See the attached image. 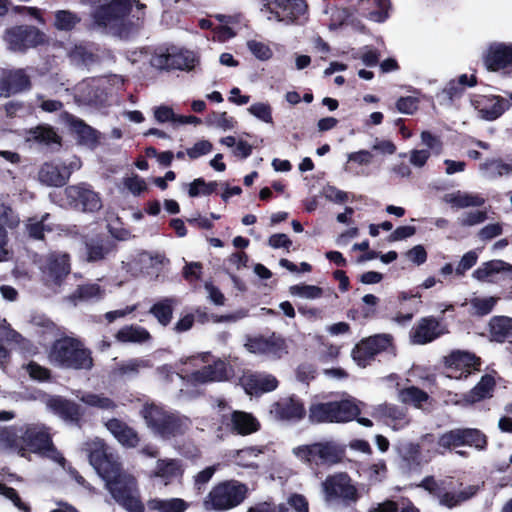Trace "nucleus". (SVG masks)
Wrapping results in <instances>:
<instances>
[{"label": "nucleus", "instance_id": "obj_35", "mask_svg": "<svg viewBox=\"0 0 512 512\" xmlns=\"http://www.w3.org/2000/svg\"><path fill=\"white\" fill-rule=\"evenodd\" d=\"M488 331L492 340L503 343L512 336V318L508 316H494L488 322Z\"/></svg>", "mask_w": 512, "mask_h": 512}, {"label": "nucleus", "instance_id": "obj_23", "mask_svg": "<svg viewBox=\"0 0 512 512\" xmlns=\"http://www.w3.org/2000/svg\"><path fill=\"white\" fill-rule=\"evenodd\" d=\"M107 430L127 449L136 448L140 443L137 431L119 418H111L105 424Z\"/></svg>", "mask_w": 512, "mask_h": 512}, {"label": "nucleus", "instance_id": "obj_2", "mask_svg": "<svg viewBox=\"0 0 512 512\" xmlns=\"http://www.w3.org/2000/svg\"><path fill=\"white\" fill-rule=\"evenodd\" d=\"M146 426L156 436L171 439L182 436L187 430L186 418L176 412L166 410L155 403H146L140 411Z\"/></svg>", "mask_w": 512, "mask_h": 512}, {"label": "nucleus", "instance_id": "obj_13", "mask_svg": "<svg viewBox=\"0 0 512 512\" xmlns=\"http://www.w3.org/2000/svg\"><path fill=\"white\" fill-rule=\"evenodd\" d=\"M262 12L268 20L292 23L306 12L304 0H263Z\"/></svg>", "mask_w": 512, "mask_h": 512}, {"label": "nucleus", "instance_id": "obj_10", "mask_svg": "<svg viewBox=\"0 0 512 512\" xmlns=\"http://www.w3.org/2000/svg\"><path fill=\"white\" fill-rule=\"evenodd\" d=\"M4 40L11 51L25 52L48 43L47 35L32 25H19L8 29Z\"/></svg>", "mask_w": 512, "mask_h": 512}, {"label": "nucleus", "instance_id": "obj_45", "mask_svg": "<svg viewBox=\"0 0 512 512\" xmlns=\"http://www.w3.org/2000/svg\"><path fill=\"white\" fill-rule=\"evenodd\" d=\"M499 298L495 296L473 297L470 300L471 314L477 317L489 315L498 303Z\"/></svg>", "mask_w": 512, "mask_h": 512}, {"label": "nucleus", "instance_id": "obj_40", "mask_svg": "<svg viewBox=\"0 0 512 512\" xmlns=\"http://www.w3.org/2000/svg\"><path fill=\"white\" fill-rule=\"evenodd\" d=\"M428 399V393L417 386H409L398 391V400L402 404L412 405L418 409L421 408L422 404L427 402Z\"/></svg>", "mask_w": 512, "mask_h": 512}, {"label": "nucleus", "instance_id": "obj_26", "mask_svg": "<svg viewBox=\"0 0 512 512\" xmlns=\"http://www.w3.org/2000/svg\"><path fill=\"white\" fill-rule=\"evenodd\" d=\"M374 415L382 419L394 430L405 428L410 423L407 410L394 404L384 403L379 405L375 409Z\"/></svg>", "mask_w": 512, "mask_h": 512}, {"label": "nucleus", "instance_id": "obj_56", "mask_svg": "<svg viewBox=\"0 0 512 512\" xmlns=\"http://www.w3.org/2000/svg\"><path fill=\"white\" fill-rule=\"evenodd\" d=\"M292 295H297L307 299H316L323 296V290L318 286L299 284L289 288Z\"/></svg>", "mask_w": 512, "mask_h": 512}, {"label": "nucleus", "instance_id": "obj_59", "mask_svg": "<svg viewBox=\"0 0 512 512\" xmlns=\"http://www.w3.org/2000/svg\"><path fill=\"white\" fill-rule=\"evenodd\" d=\"M248 111L257 119L261 120L264 123L270 124L272 123V109L268 103L257 102L252 104Z\"/></svg>", "mask_w": 512, "mask_h": 512}, {"label": "nucleus", "instance_id": "obj_47", "mask_svg": "<svg viewBox=\"0 0 512 512\" xmlns=\"http://www.w3.org/2000/svg\"><path fill=\"white\" fill-rule=\"evenodd\" d=\"M480 169L485 170L490 178H497L512 174V164L505 163L502 159H488L480 165Z\"/></svg>", "mask_w": 512, "mask_h": 512}, {"label": "nucleus", "instance_id": "obj_57", "mask_svg": "<svg viewBox=\"0 0 512 512\" xmlns=\"http://www.w3.org/2000/svg\"><path fill=\"white\" fill-rule=\"evenodd\" d=\"M419 99L414 96H401L395 102L396 110L402 114L413 115L419 109Z\"/></svg>", "mask_w": 512, "mask_h": 512}, {"label": "nucleus", "instance_id": "obj_15", "mask_svg": "<svg viewBox=\"0 0 512 512\" xmlns=\"http://www.w3.org/2000/svg\"><path fill=\"white\" fill-rule=\"evenodd\" d=\"M128 61L132 64L137 62H147L152 63L156 61L158 64H193L196 61H199L197 55L193 51L184 50L178 47H170L165 50H161L153 59H148V54L146 51H134L131 53V56L128 57Z\"/></svg>", "mask_w": 512, "mask_h": 512}, {"label": "nucleus", "instance_id": "obj_25", "mask_svg": "<svg viewBox=\"0 0 512 512\" xmlns=\"http://www.w3.org/2000/svg\"><path fill=\"white\" fill-rule=\"evenodd\" d=\"M72 172L64 163H44L39 170V180L48 186L62 187Z\"/></svg>", "mask_w": 512, "mask_h": 512}, {"label": "nucleus", "instance_id": "obj_50", "mask_svg": "<svg viewBox=\"0 0 512 512\" xmlns=\"http://www.w3.org/2000/svg\"><path fill=\"white\" fill-rule=\"evenodd\" d=\"M80 22V17L69 10H58L55 12L54 26L61 31L72 30Z\"/></svg>", "mask_w": 512, "mask_h": 512}, {"label": "nucleus", "instance_id": "obj_6", "mask_svg": "<svg viewBox=\"0 0 512 512\" xmlns=\"http://www.w3.org/2000/svg\"><path fill=\"white\" fill-rule=\"evenodd\" d=\"M249 495L248 486L236 480L218 483L210 490L206 505L215 511H226L239 506Z\"/></svg>", "mask_w": 512, "mask_h": 512}, {"label": "nucleus", "instance_id": "obj_55", "mask_svg": "<svg viewBox=\"0 0 512 512\" xmlns=\"http://www.w3.org/2000/svg\"><path fill=\"white\" fill-rule=\"evenodd\" d=\"M81 400L88 406L102 410H113L115 408V402L113 400L94 393L84 395Z\"/></svg>", "mask_w": 512, "mask_h": 512}, {"label": "nucleus", "instance_id": "obj_31", "mask_svg": "<svg viewBox=\"0 0 512 512\" xmlns=\"http://www.w3.org/2000/svg\"><path fill=\"white\" fill-rule=\"evenodd\" d=\"M70 272L67 254L51 256L47 261L46 275L55 285H60Z\"/></svg>", "mask_w": 512, "mask_h": 512}, {"label": "nucleus", "instance_id": "obj_32", "mask_svg": "<svg viewBox=\"0 0 512 512\" xmlns=\"http://www.w3.org/2000/svg\"><path fill=\"white\" fill-rule=\"evenodd\" d=\"M113 247L109 239L99 236L85 241L86 261L94 263L105 259Z\"/></svg>", "mask_w": 512, "mask_h": 512}, {"label": "nucleus", "instance_id": "obj_64", "mask_svg": "<svg viewBox=\"0 0 512 512\" xmlns=\"http://www.w3.org/2000/svg\"><path fill=\"white\" fill-rule=\"evenodd\" d=\"M388 468L385 460L381 459L368 468L369 480L371 483L382 482L387 476Z\"/></svg>", "mask_w": 512, "mask_h": 512}, {"label": "nucleus", "instance_id": "obj_49", "mask_svg": "<svg viewBox=\"0 0 512 512\" xmlns=\"http://www.w3.org/2000/svg\"><path fill=\"white\" fill-rule=\"evenodd\" d=\"M72 129L78 134L81 143L94 145L98 142L97 130L88 126L83 120H74Z\"/></svg>", "mask_w": 512, "mask_h": 512}, {"label": "nucleus", "instance_id": "obj_17", "mask_svg": "<svg viewBox=\"0 0 512 512\" xmlns=\"http://www.w3.org/2000/svg\"><path fill=\"white\" fill-rule=\"evenodd\" d=\"M220 423L225 429L234 435L248 436L260 430L259 420L250 412L244 410H232L230 413H223Z\"/></svg>", "mask_w": 512, "mask_h": 512}, {"label": "nucleus", "instance_id": "obj_58", "mask_svg": "<svg viewBox=\"0 0 512 512\" xmlns=\"http://www.w3.org/2000/svg\"><path fill=\"white\" fill-rule=\"evenodd\" d=\"M0 494L10 499L22 512H31V506L22 501L16 489L0 483Z\"/></svg>", "mask_w": 512, "mask_h": 512}, {"label": "nucleus", "instance_id": "obj_1", "mask_svg": "<svg viewBox=\"0 0 512 512\" xmlns=\"http://www.w3.org/2000/svg\"><path fill=\"white\" fill-rule=\"evenodd\" d=\"M89 462L105 482L110 495L129 512H144V504L133 495L135 479L123 471L119 457L104 444H96L89 452Z\"/></svg>", "mask_w": 512, "mask_h": 512}, {"label": "nucleus", "instance_id": "obj_5", "mask_svg": "<svg viewBox=\"0 0 512 512\" xmlns=\"http://www.w3.org/2000/svg\"><path fill=\"white\" fill-rule=\"evenodd\" d=\"M360 414L359 407L353 400L312 403L308 410L311 423H340L349 422Z\"/></svg>", "mask_w": 512, "mask_h": 512}, {"label": "nucleus", "instance_id": "obj_42", "mask_svg": "<svg viewBox=\"0 0 512 512\" xmlns=\"http://www.w3.org/2000/svg\"><path fill=\"white\" fill-rule=\"evenodd\" d=\"M173 304V298H164L152 305L149 309V313L155 317L162 326L167 327L173 318Z\"/></svg>", "mask_w": 512, "mask_h": 512}, {"label": "nucleus", "instance_id": "obj_18", "mask_svg": "<svg viewBox=\"0 0 512 512\" xmlns=\"http://www.w3.org/2000/svg\"><path fill=\"white\" fill-rule=\"evenodd\" d=\"M23 453L48 454L56 451L52 437L45 427L27 426L21 433Z\"/></svg>", "mask_w": 512, "mask_h": 512}, {"label": "nucleus", "instance_id": "obj_61", "mask_svg": "<svg viewBox=\"0 0 512 512\" xmlns=\"http://www.w3.org/2000/svg\"><path fill=\"white\" fill-rule=\"evenodd\" d=\"M249 51L260 61H267L272 56L270 47L260 41L251 40L247 42Z\"/></svg>", "mask_w": 512, "mask_h": 512}, {"label": "nucleus", "instance_id": "obj_30", "mask_svg": "<svg viewBox=\"0 0 512 512\" xmlns=\"http://www.w3.org/2000/svg\"><path fill=\"white\" fill-rule=\"evenodd\" d=\"M184 470L178 459H159L156 461L154 477L161 478L167 486L177 479H181Z\"/></svg>", "mask_w": 512, "mask_h": 512}, {"label": "nucleus", "instance_id": "obj_19", "mask_svg": "<svg viewBox=\"0 0 512 512\" xmlns=\"http://www.w3.org/2000/svg\"><path fill=\"white\" fill-rule=\"evenodd\" d=\"M271 413L277 420L299 422L306 416V409L304 402L293 394L274 402Z\"/></svg>", "mask_w": 512, "mask_h": 512}, {"label": "nucleus", "instance_id": "obj_39", "mask_svg": "<svg viewBox=\"0 0 512 512\" xmlns=\"http://www.w3.org/2000/svg\"><path fill=\"white\" fill-rule=\"evenodd\" d=\"M477 491L478 488L472 485L467 486L465 489L459 490L458 492H450L449 490H446L440 497L439 503L448 508H454L475 496Z\"/></svg>", "mask_w": 512, "mask_h": 512}, {"label": "nucleus", "instance_id": "obj_16", "mask_svg": "<svg viewBox=\"0 0 512 512\" xmlns=\"http://www.w3.org/2000/svg\"><path fill=\"white\" fill-rule=\"evenodd\" d=\"M471 105L477 111L480 119L493 122L509 110L511 102L501 95L477 94L471 98Z\"/></svg>", "mask_w": 512, "mask_h": 512}, {"label": "nucleus", "instance_id": "obj_12", "mask_svg": "<svg viewBox=\"0 0 512 512\" xmlns=\"http://www.w3.org/2000/svg\"><path fill=\"white\" fill-rule=\"evenodd\" d=\"M293 453L308 464H334L340 460V452L331 442H316L294 448Z\"/></svg>", "mask_w": 512, "mask_h": 512}, {"label": "nucleus", "instance_id": "obj_52", "mask_svg": "<svg viewBox=\"0 0 512 512\" xmlns=\"http://www.w3.org/2000/svg\"><path fill=\"white\" fill-rule=\"evenodd\" d=\"M262 453V450L257 447H247L244 449L236 450L233 452L232 457L235 462L243 467L254 468L255 465L253 462L249 460L250 457H256Z\"/></svg>", "mask_w": 512, "mask_h": 512}, {"label": "nucleus", "instance_id": "obj_54", "mask_svg": "<svg viewBox=\"0 0 512 512\" xmlns=\"http://www.w3.org/2000/svg\"><path fill=\"white\" fill-rule=\"evenodd\" d=\"M207 125H216L220 129H233L237 122L231 116H229L226 112H211L206 118Z\"/></svg>", "mask_w": 512, "mask_h": 512}, {"label": "nucleus", "instance_id": "obj_9", "mask_svg": "<svg viewBox=\"0 0 512 512\" xmlns=\"http://www.w3.org/2000/svg\"><path fill=\"white\" fill-rule=\"evenodd\" d=\"M66 206L70 209L86 213H94L101 209L102 200L100 194L93 190L86 182L68 185L63 190Z\"/></svg>", "mask_w": 512, "mask_h": 512}, {"label": "nucleus", "instance_id": "obj_51", "mask_svg": "<svg viewBox=\"0 0 512 512\" xmlns=\"http://www.w3.org/2000/svg\"><path fill=\"white\" fill-rule=\"evenodd\" d=\"M103 295V290L98 284H85L79 286L74 293H72V297L74 299H79L83 301H88L93 298L99 299Z\"/></svg>", "mask_w": 512, "mask_h": 512}, {"label": "nucleus", "instance_id": "obj_41", "mask_svg": "<svg viewBox=\"0 0 512 512\" xmlns=\"http://www.w3.org/2000/svg\"><path fill=\"white\" fill-rule=\"evenodd\" d=\"M68 55L70 61L76 63L96 62L105 60L98 55L97 49L94 46L87 44L74 45L69 50Z\"/></svg>", "mask_w": 512, "mask_h": 512}, {"label": "nucleus", "instance_id": "obj_43", "mask_svg": "<svg viewBox=\"0 0 512 512\" xmlns=\"http://www.w3.org/2000/svg\"><path fill=\"white\" fill-rule=\"evenodd\" d=\"M148 505L150 509L159 512H185L188 508L187 502L178 497L169 499L154 498L149 501Z\"/></svg>", "mask_w": 512, "mask_h": 512}, {"label": "nucleus", "instance_id": "obj_3", "mask_svg": "<svg viewBox=\"0 0 512 512\" xmlns=\"http://www.w3.org/2000/svg\"><path fill=\"white\" fill-rule=\"evenodd\" d=\"M52 363L63 369H90L93 367L91 351L74 337L64 336L56 339L49 354Z\"/></svg>", "mask_w": 512, "mask_h": 512}, {"label": "nucleus", "instance_id": "obj_63", "mask_svg": "<svg viewBox=\"0 0 512 512\" xmlns=\"http://www.w3.org/2000/svg\"><path fill=\"white\" fill-rule=\"evenodd\" d=\"M213 149V145L209 140H200L190 148L186 149V155L189 159H198L204 155L210 153Z\"/></svg>", "mask_w": 512, "mask_h": 512}, {"label": "nucleus", "instance_id": "obj_20", "mask_svg": "<svg viewBox=\"0 0 512 512\" xmlns=\"http://www.w3.org/2000/svg\"><path fill=\"white\" fill-rule=\"evenodd\" d=\"M31 88V77L22 68L3 70L0 78V96L12 95L27 91Z\"/></svg>", "mask_w": 512, "mask_h": 512}, {"label": "nucleus", "instance_id": "obj_36", "mask_svg": "<svg viewBox=\"0 0 512 512\" xmlns=\"http://www.w3.org/2000/svg\"><path fill=\"white\" fill-rule=\"evenodd\" d=\"M485 64H512V45L492 43L483 54Z\"/></svg>", "mask_w": 512, "mask_h": 512}, {"label": "nucleus", "instance_id": "obj_44", "mask_svg": "<svg viewBox=\"0 0 512 512\" xmlns=\"http://www.w3.org/2000/svg\"><path fill=\"white\" fill-rule=\"evenodd\" d=\"M0 444L4 448L10 451H16L21 456H24L21 435L18 434L16 428L8 427L1 429Z\"/></svg>", "mask_w": 512, "mask_h": 512}, {"label": "nucleus", "instance_id": "obj_4", "mask_svg": "<svg viewBox=\"0 0 512 512\" xmlns=\"http://www.w3.org/2000/svg\"><path fill=\"white\" fill-rule=\"evenodd\" d=\"M79 2L92 7L91 17L98 27L113 34H121L125 18L131 10L128 0H79Z\"/></svg>", "mask_w": 512, "mask_h": 512}, {"label": "nucleus", "instance_id": "obj_33", "mask_svg": "<svg viewBox=\"0 0 512 512\" xmlns=\"http://www.w3.org/2000/svg\"><path fill=\"white\" fill-rule=\"evenodd\" d=\"M49 217L50 214L46 212L40 219L36 216L27 219L24 224L27 237L35 241H45V233L54 231L53 226L47 223Z\"/></svg>", "mask_w": 512, "mask_h": 512}, {"label": "nucleus", "instance_id": "obj_29", "mask_svg": "<svg viewBox=\"0 0 512 512\" xmlns=\"http://www.w3.org/2000/svg\"><path fill=\"white\" fill-rule=\"evenodd\" d=\"M278 380L272 374H252L247 377L245 389L248 394L260 396L264 393L275 390Z\"/></svg>", "mask_w": 512, "mask_h": 512}, {"label": "nucleus", "instance_id": "obj_7", "mask_svg": "<svg viewBox=\"0 0 512 512\" xmlns=\"http://www.w3.org/2000/svg\"><path fill=\"white\" fill-rule=\"evenodd\" d=\"M437 445L444 450L468 446L477 451H485L489 446V439L477 428H455L441 434Z\"/></svg>", "mask_w": 512, "mask_h": 512}, {"label": "nucleus", "instance_id": "obj_14", "mask_svg": "<svg viewBox=\"0 0 512 512\" xmlns=\"http://www.w3.org/2000/svg\"><path fill=\"white\" fill-rule=\"evenodd\" d=\"M47 409L65 423L82 428L85 423V409L77 402L63 396H51L46 402Z\"/></svg>", "mask_w": 512, "mask_h": 512}, {"label": "nucleus", "instance_id": "obj_28", "mask_svg": "<svg viewBox=\"0 0 512 512\" xmlns=\"http://www.w3.org/2000/svg\"><path fill=\"white\" fill-rule=\"evenodd\" d=\"M400 467L406 472H418L423 464L421 446L417 443H406L398 448Z\"/></svg>", "mask_w": 512, "mask_h": 512}, {"label": "nucleus", "instance_id": "obj_8", "mask_svg": "<svg viewBox=\"0 0 512 512\" xmlns=\"http://www.w3.org/2000/svg\"><path fill=\"white\" fill-rule=\"evenodd\" d=\"M393 337L388 333H378L362 338L352 349L351 356L359 367L365 368L382 352L393 350Z\"/></svg>", "mask_w": 512, "mask_h": 512}, {"label": "nucleus", "instance_id": "obj_21", "mask_svg": "<svg viewBox=\"0 0 512 512\" xmlns=\"http://www.w3.org/2000/svg\"><path fill=\"white\" fill-rule=\"evenodd\" d=\"M496 387L497 381L495 376L490 373H485L472 389L461 395L460 403L464 406H472L479 402L489 400L494 397Z\"/></svg>", "mask_w": 512, "mask_h": 512}, {"label": "nucleus", "instance_id": "obj_38", "mask_svg": "<svg viewBox=\"0 0 512 512\" xmlns=\"http://www.w3.org/2000/svg\"><path fill=\"white\" fill-rule=\"evenodd\" d=\"M30 134H32V139L40 144L47 146L55 144L58 147H61L62 145L61 136L56 132L53 126H48V124H40L39 126H36L30 130Z\"/></svg>", "mask_w": 512, "mask_h": 512}, {"label": "nucleus", "instance_id": "obj_48", "mask_svg": "<svg viewBox=\"0 0 512 512\" xmlns=\"http://www.w3.org/2000/svg\"><path fill=\"white\" fill-rule=\"evenodd\" d=\"M149 367V361L135 358L130 359L126 362H122L118 366L114 368V373L118 376H131L134 377L138 375L141 368Z\"/></svg>", "mask_w": 512, "mask_h": 512}, {"label": "nucleus", "instance_id": "obj_53", "mask_svg": "<svg viewBox=\"0 0 512 512\" xmlns=\"http://www.w3.org/2000/svg\"><path fill=\"white\" fill-rule=\"evenodd\" d=\"M464 91L465 89H463V86L456 83V80H451L444 86L441 92L438 93V97L441 98L442 102L451 104L456 99L461 98Z\"/></svg>", "mask_w": 512, "mask_h": 512}, {"label": "nucleus", "instance_id": "obj_27", "mask_svg": "<svg viewBox=\"0 0 512 512\" xmlns=\"http://www.w3.org/2000/svg\"><path fill=\"white\" fill-rule=\"evenodd\" d=\"M440 324L432 316L421 318L416 326L411 330V339L416 344H427L438 338L442 331Z\"/></svg>", "mask_w": 512, "mask_h": 512}, {"label": "nucleus", "instance_id": "obj_37", "mask_svg": "<svg viewBox=\"0 0 512 512\" xmlns=\"http://www.w3.org/2000/svg\"><path fill=\"white\" fill-rule=\"evenodd\" d=\"M116 339L122 343H144L151 339L149 331L138 325H126L117 331Z\"/></svg>", "mask_w": 512, "mask_h": 512}, {"label": "nucleus", "instance_id": "obj_11", "mask_svg": "<svg viewBox=\"0 0 512 512\" xmlns=\"http://www.w3.org/2000/svg\"><path fill=\"white\" fill-rule=\"evenodd\" d=\"M446 375L450 378H467L475 371H480L481 358L474 353L464 350H453L443 359Z\"/></svg>", "mask_w": 512, "mask_h": 512}, {"label": "nucleus", "instance_id": "obj_62", "mask_svg": "<svg viewBox=\"0 0 512 512\" xmlns=\"http://www.w3.org/2000/svg\"><path fill=\"white\" fill-rule=\"evenodd\" d=\"M0 222L2 225H6L7 227L13 229L19 224V217L14 212L13 208L4 202L0 201Z\"/></svg>", "mask_w": 512, "mask_h": 512}, {"label": "nucleus", "instance_id": "obj_22", "mask_svg": "<svg viewBox=\"0 0 512 512\" xmlns=\"http://www.w3.org/2000/svg\"><path fill=\"white\" fill-rule=\"evenodd\" d=\"M324 489L330 497H341L350 501H356L359 497L357 489L351 483V478L347 473L328 477L324 482Z\"/></svg>", "mask_w": 512, "mask_h": 512}, {"label": "nucleus", "instance_id": "obj_34", "mask_svg": "<svg viewBox=\"0 0 512 512\" xmlns=\"http://www.w3.org/2000/svg\"><path fill=\"white\" fill-rule=\"evenodd\" d=\"M192 378L200 383L222 381L227 378V368L225 363L219 360L192 372Z\"/></svg>", "mask_w": 512, "mask_h": 512}, {"label": "nucleus", "instance_id": "obj_46", "mask_svg": "<svg viewBox=\"0 0 512 512\" xmlns=\"http://www.w3.org/2000/svg\"><path fill=\"white\" fill-rule=\"evenodd\" d=\"M286 354H288V345L283 336L272 333L267 337L265 355L271 356L274 359H281Z\"/></svg>", "mask_w": 512, "mask_h": 512}, {"label": "nucleus", "instance_id": "obj_60", "mask_svg": "<svg viewBox=\"0 0 512 512\" xmlns=\"http://www.w3.org/2000/svg\"><path fill=\"white\" fill-rule=\"evenodd\" d=\"M289 507L285 503L275 504L272 500L256 503L248 508L247 512H288Z\"/></svg>", "mask_w": 512, "mask_h": 512}, {"label": "nucleus", "instance_id": "obj_24", "mask_svg": "<svg viewBox=\"0 0 512 512\" xmlns=\"http://www.w3.org/2000/svg\"><path fill=\"white\" fill-rule=\"evenodd\" d=\"M498 275L512 280V265L501 259H493L483 262L472 273L473 278L480 282H493Z\"/></svg>", "mask_w": 512, "mask_h": 512}]
</instances>
